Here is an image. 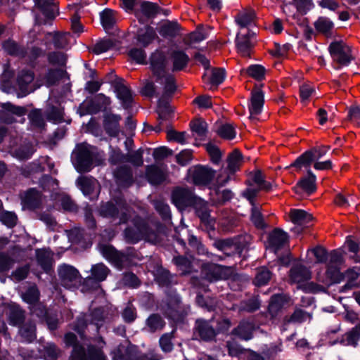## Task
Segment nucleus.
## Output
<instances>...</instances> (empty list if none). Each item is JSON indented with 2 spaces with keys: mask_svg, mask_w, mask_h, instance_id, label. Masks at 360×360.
Here are the masks:
<instances>
[{
  "mask_svg": "<svg viewBox=\"0 0 360 360\" xmlns=\"http://www.w3.org/2000/svg\"><path fill=\"white\" fill-rule=\"evenodd\" d=\"M271 277V272L265 267L258 269L254 283L257 286L266 285Z\"/></svg>",
  "mask_w": 360,
  "mask_h": 360,
  "instance_id": "09e8293b",
  "label": "nucleus"
},
{
  "mask_svg": "<svg viewBox=\"0 0 360 360\" xmlns=\"http://www.w3.org/2000/svg\"><path fill=\"white\" fill-rule=\"evenodd\" d=\"M195 328L198 335L204 340H210L215 336L214 330L207 321L198 320Z\"/></svg>",
  "mask_w": 360,
  "mask_h": 360,
  "instance_id": "f704fd0d",
  "label": "nucleus"
},
{
  "mask_svg": "<svg viewBox=\"0 0 360 360\" xmlns=\"http://www.w3.org/2000/svg\"><path fill=\"white\" fill-rule=\"evenodd\" d=\"M36 327L32 323L24 325L20 328V334L25 341L30 342L36 338Z\"/></svg>",
  "mask_w": 360,
  "mask_h": 360,
  "instance_id": "49530a36",
  "label": "nucleus"
},
{
  "mask_svg": "<svg viewBox=\"0 0 360 360\" xmlns=\"http://www.w3.org/2000/svg\"><path fill=\"white\" fill-rule=\"evenodd\" d=\"M291 304L288 295L285 294L274 295L271 297L268 311L271 317L274 318L283 308L290 306Z\"/></svg>",
  "mask_w": 360,
  "mask_h": 360,
  "instance_id": "6ab92c4d",
  "label": "nucleus"
},
{
  "mask_svg": "<svg viewBox=\"0 0 360 360\" xmlns=\"http://www.w3.org/2000/svg\"><path fill=\"white\" fill-rule=\"evenodd\" d=\"M0 221L8 227H13L16 224L17 217L11 212H4L0 214Z\"/></svg>",
  "mask_w": 360,
  "mask_h": 360,
  "instance_id": "69168bd1",
  "label": "nucleus"
},
{
  "mask_svg": "<svg viewBox=\"0 0 360 360\" xmlns=\"http://www.w3.org/2000/svg\"><path fill=\"white\" fill-rule=\"evenodd\" d=\"M288 241L287 233L280 229H275L269 236V248L276 252Z\"/></svg>",
  "mask_w": 360,
  "mask_h": 360,
  "instance_id": "c756f323",
  "label": "nucleus"
},
{
  "mask_svg": "<svg viewBox=\"0 0 360 360\" xmlns=\"http://www.w3.org/2000/svg\"><path fill=\"white\" fill-rule=\"evenodd\" d=\"M316 176L309 170L307 176L302 178L295 187L296 193L303 191L307 194H310L316 190Z\"/></svg>",
  "mask_w": 360,
  "mask_h": 360,
  "instance_id": "bb28decb",
  "label": "nucleus"
},
{
  "mask_svg": "<svg viewBox=\"0 0 360 360\" xmlns=\"http://www.w3.org/2000/svg\"><path fill=\"white\" fill-rule=\"evenodd\" d=\"M173 203L179 208L184 209L188 206H193L200 217L201 221L207 228L214 229V220L210 217L207 202L202 198L194 195L193 191L186 188H177L172 196Z\"/></svg>",
  "mask_w": 360,
  "mask_h": 360,
  "instance_id": "f03ea898",
  "label": "nucleus"
},
{
  "mask_svg": "<svg viewBox=\"0 0 360 360\" xmlns=\"http://www.w3.org/2000/svg\"><path fill=\"white\" fill-rule=\"evenodd\" d=\"M121 116L115 114L106 115L103 120V127L107 132L111 136H117L120 133V121Z\"/></svg>",
  "mask_w": 360,
  "mask_h": 360,
  "instance_id": "cd10ccee",
  "label": "nucleus"
},
{
  "mask_svg": "<svg viewBox=\"0 0 360 360\" xmlns=\"http://www.w3.org/2000/svg\"><path fill=\"white\" fill-rule=\"evenodd\" d=\"M249 181L255 184L257 188L249 187L248 188L255 189L257 191V193L262 190L268 191L272 187L271 184L265 181L264 174L259 170L250 174Z\"/></svg>",
  "mask_w": 360,
  "mask_h": 360,
  "instance_id": "2f4dec72",
  "label": "nucleus"
},
{
  "mask_svg": "<svg viewBox=\"0 0 360 360\" xmlns=\"http://www.w3.org/2000/svg\"><path fill=\"white\" fill-rule=\"evenodd\" d=\"M94 148L85 143L77 146L72 155V162L79 172H89L94 165Z\"/></svg>",
  "mask_w": 360,
  "mask_h": 360,
  "instance_id": "39448f33",
  "label": "nucleus"
},
{
  "mask_svg": "<svg viewBox=\"0 0 360 360\" xmlns=\"http://www.w3.org/2000/svg\"><path fill=\"white\" fill-rule=\"evenodd\" d=\"M214 176L215 172L207 166L196 165L188 171V181L198 186H207Z\"/></svg>",
  "mask_w": 360,
  "mask_h": 360,
  "instance_id": "0eeeda50",
  "label": "nucleus"
},
{
  "mask_svg": "<svg viewBox=\"0 0 360 360\" xmlns=\"http://www.w3.org/2000/svg\"><path fill=\"white\" fill-rule=\"evenodd\" d=\"M100 251L104 257L112 262L119 264L122 261L120 257V254L110 245L101 246Z\"/></svg>",
  "mask_w": 360,
  "mask_h": 360,
  "instance_id": "58836bf2",
  "label": "nucleus"
},
{
  "mask_svg": "<svg viewBox=\"0 0 360 360\" xmlns=\"http://www.w3.org/2000/svg\"><path fill=\"white\" fill-rule=\"evenodd\" d=\"M49 62L53 65H64L66 63V56L62 52H53L49 55Z\"/></svg>",
  "mask_w": 360,
  "mask_h": 360,
  "instance_id": "774afa93",
  "label": "nucleus"
},
{
  "mask_svg": "<svg viewBox=\"0 0 360 360\" xmlns=\"http://www.w3.org/2000/svg\"><path fill=\"white\" fill-rule=\"evenodd\" d=\"M147 326L153 332L161 330L165 326V322L159 315L153 314L147 319Z\"/></svg>",
  "mask_w": 360,
  "mask_h": 360,
  "instance_id": "4d7b16f0",
  "label": "nucleus"
},
{
  "mask_svg": "<svg viewBox=\"0 0 360 360\" xmlns=\"http://www.w3.org/2000/svg\"><path fill=\"white\" fill-rule=\"evenodd\" d=\"M23 318V311L18 306L13 305L10 308L9 319L11 324L15 326L21 323Z\"/></svg>",
  "mask_w": 360,
  "mask_h": 360,
  "instance_id": "6e6d98bb",
  "label": "nucleus"
},
{
  "mask_svg": "<svg viewBox=\"0 0 360 360\" xmlns=\"http://www.w3.org/2000/svg\"><path fill=\"white\" fill-rule=\"evenodd\" d=\"M129 57L139 64H144L146 62V53L143 49L131 48L128 51Z\"/></svg>",
  "mask_w": 360,
  "mask_h": 360,
  "instance_id": "3c124183",
  "label": "nucleus"
},
{
  "mask_svg": "<svg viewBox=\"0 0 360 360\" xmlns=\"http://www.w3.org/2000/svg\"><path fill=\"white\" fill-rule=\"evenodd\" d=\"M58 275L62 285L71 289L77 286L81 282L79 271L72 266L63 264L58 267Z\"/></svg>",
  "mask_w": 360,
  "mask_h": 360,
  "instance_id": "f8f14e48",
  "label": "nucleus"
},
{
  "mask_svg": "<svg viewBox=\"0 0 360 360\" xmlns=\"http://www.w3.org/2000/svg\"><path fill=\"white\" fill-rule=\"evenodd\" d=\"M3 48L8 54L13 56H24V51L12 40H8L3 44Z\"/></svg>",
  "mask_w": 360,
  "mask_h": 360,
  "instance_id": "13d9d810",
  "label": "nucleus"
},
{
  "mask_svg": "<svg viewBox=\"0 0 360 360\" xmlns=\"http://www.w3.org/2000/svg\"><path fill=\"white\" fill-rule=\"evenodd\" d=\"M158 38L155 30L150 26H144L140 28L136 37L137 42L143 47H147Z\"/></svg>",
  "mask_w": 360,
  "mask_h": 360,
  "instance_id": "4be33fe9",
  "label": "nucleus"
},
{
  "mask_svg": "<svg viewBox=\"0 0 360 360\" xmlns=\"http://www.w3.org/2000/svg\"><path fill=\"white\" fill-rule=\"evenodd\" d=\"M22 297L25 302L31 305L30 310L33 314H35L39 318H45L49 328L51 330L56 328L58 321L49 317L44 305L38 302L39 292L36 285H31L27 291L22 295Z\"/></svg>",
  "mask_w": 360,
  "mask_h": 360,
  "instance_id": "20e7f679",
  "label": "nucleus"
},
{
  "mask_svg": "<svg viewBox=\"0 0 360 360\" xmlns=\"http://www.w3.org/2000/svg\"><path fill=\"white\" fill-rule=\"evenodd\" d=\"M89 318L91 323L95 325L96 331L98 332L105 319L103 310L102 309H96L91 314H84L78 318L74 326V330L77 332L81 338H83L84 336V329L87 326V321L89 320Z\"/></svg>",
  "mask_w": 360,
  "mask_h": 360,
  "instance_id": "9d476101",
  "label": "nucleus"
},
{
  "mask_svg": "<svg viewBox=\"0 0 360 360\" xmlns=\"http://www.w3.org/2000/svg\"><path fill=\"white\" fill-rule=\"evenodd\" d=\"M246 72L250 77L258 80L262 79L265 75L264 68L259 65H250Z\"/></svg>",
  "mask_w": 360,
  "mask_h": 360,
  "instance_id": "e2e57ef3",
  "label": "nucleus"
},
{
  "mask_svg": "<svg viewBox=\"0 0 360 360\" xmlns=\"http://www.w3.org/2000/svg\"><path fill=\"white\" fill-rule=\"evenodd\" d=\"M264 103V93L259 89H253L251 93L250 102L249 104L250 117L255 119L259 115Z\"/></svg>",
  "mask_w": 360,
  "mask_h": 360,
  "instance_id": "aec40b11",
  "label": "nucleus"
},
{
  "mask_svg": "<svg viewBox=\"0 0 360 360\" xmlns=\"http://www.w3.org/2000/svg\"><path fill=\"white\" fill-rule=\"evenodd\" d=\"M159 32L165 37H175L179 32V25L174 22H166L161 25Z\"/></svg>",
  "mask_w": 360,
  "mask_h": 360,
  "instance_id": "a19ab883",
  "label": "nucleus"
},
{
  "mask_svg": "<svg viewBox=\"0 0 360 360\" xmlns=\"http://www.w3.org/2000/svg\"><path fill=\"white\" fill-rule=\"evenodd\" d=\"M114 87L117 97L121 101L123 107L128 108L132 102L130 89L122 82H116Z\"/></svg>",
  "mask_w": 360,
  "mask_h": 360,
  "instance_id": "7c9ffc66",
  "label": "nucleus"
},
{
  "mask_svg": "<svg viewBox=\"0 0 360 360\" xmlns=\"http://www.w3.org/2000/svg\"><path fill=\"white\" fill-rule=\"evenodd\" d=\"M126 162H130L135 166H141L143 163V151L139 149L127 155Z\"/></svg>",
  "mask_w": 360,
  "mask_h": 360,
  "instance_id": "0e129e2a",
  "label": "nucleus"
},
{
  "mask_svg": "<svg viewBox=\"0 0 360 360\" xmlns=\"http://www.w3.org/2000/svg\"><path fill=\"white\" fill-rule=\"evenodd\" d=\"M329 51L333 62L339 68L348 65L353 59L350 47L342 41L331 43Z\"/></svg>",
  "mask_w": 360,
  "mask_h": 360,
  "instance_id": "6e6552de",
  "label": "nucleus"
},
{
  "mask_svg": "<svg viewBox=\"0 0 360 360\" xmlns=\"http://www.w3.org/2000/svg\"><path fill=\"white\" fill-rule=\"evenodd\" d=\"M100 213L105 217H118L120 223H125L128 221L127 216L130 214V210L126 202L122 198H118L115 200V204L112 202L103 204Z\"/></svg>",
  "mask_w": 360,
  "mask_h": 360,
  "instance_id": "423d86ee",
  "label": "nucleus"
},
{
  "mask_svg": "<svg viewBox=\"0 0 360 360\" xmlns=\"http://www.w3.org/2000/svg\"><path fill=\"white\" fill-rule=\"evenodd\" d=\"M289 276L291 282L298 284L299 288H301L311 279V274L307 268L297 264L291 268Z\"/></svg>",
  "mask_w": 360,
  "mask_h": 360,
  "instance_id": "a211bd4d",
  "label": "nucleus"
},
{
  "mask_svg": "<svg viewBox=\"0 0 360 360\" xmlns=\"http://www.w3.org/2000/svg\"><path fill=\"white\" fill-rule=\"evenodd\" d=\"M328 150L329 147L326 146L313 148L297 158L292 164V166L298 169L303 167H309L312 162L316 161L325 155Z\"/></svg>",
  "mask_w": 360,
  "mask_h": 360,
  "instance_id": "9b49d317",
  "label": "nucleus"
},
{
  "mask_svg": "<svg viewBox=\"0 0 360 360\" xmlns=\"http://www.w3.org/2000/svg\"><path fill=\"white\" fill-rule=\"evenodd\" d=\"M255 12L251 8H245L239 11L235 16V22L243 30L244 28H248L255 22Z\"/></svg>",
  "mask_w": 360,
  "mask_h": 360,
  "instance_id": "393cba45",
  "label": "nucleus"
},
{
  "mask_svg": "<svg viewBox=\"0 0 360 360\" xmlns=\"http://www.w3.org/2000/svg\"><path fill=\"white\" fill-rule=\"evenodd\" d=\"M258 327L252 321H243L233 331V334L239 338L248 340L252 338V332Z\"/></svg>",
  "mask_w": 360,
  "mask_h": 360,
  "instance_id": "a878e982",
  "label": "nucleus"
},
{
  "mask_svg": "<svg viewBox=\"0 0 360 360\" xmlns=\"http://www.w3.org/2000/svg\"><path fill=\"white\" fill-rule=\"evenodd\" d=\"M252 37L253 33H250L249 30H239L237 34L236 39L237 51L243 57H248L250 55L252 47Z\"/></svg>",
  "mask_w": 360,
  "mask_h": 360,
  "instance_id": "dca6fc26",
  "label": "nucleus"
},
{
  "mask_svg": "<svg viewBox=\"0 0 360 360\" xmlns=\"http://www.w3.org/2000/svg\"><path fill=\"white\" fill-rule=\"evenodd\" d=\"M77 184L85 195L97 193L99 189L98 182L91 176H80L77 179Z\"/></svg>",
  "mask_w": 360,
  "mask_h": 360,
  "instance_id": "b1692460",
  "label": "nucleus"
},
{
  "mask_svg": "<svg viewBox=\"0 0 360 360\" xmlns=\"http://www.w3.org/2000/svg\"><path fill=\"white\" fill-rule=\"evenodd\" d=\"M359 332L356 330L355 326L352 330L347 333L343 338V342L346 345H352L355 347L357 345V342L359 339Z\"/></svg>",
  "mask_w": 360,
  "mask_h": 360,
  "instance_id": "052dcab7",
  "label": "nucleus"
},
{
  "mask_svg": "<svg viewBox=\"0 0 360 360\" xmlns=\"http://www.w3.org/2000/svg\"><path fill=\"white\" fill-rule=\"evenodd\" d=\"M217 131L221 137L226 139H233L236 134L233 125L228 123L220 125Z\"/></svg>",
  "mask_w": 360,
  "mask_h": 360,
  "instance_id": "603ef678",
  "label": "nucleus"
},
{
  "mask_svg": "<svg viewBox=\"0 0 360 360\" xmlns=\"http://www.w3.org/2000/svg\"><path fill=\"white\" fill-rule=\"evenodd\" d=\"M34 81V74L30 70H23L18 77V86L20 92L18 97H23L30 93L34 91L37 87L34 86L32 84Z\"/></svg>",
  "mask_w": 360,
  "mask_h": 360,
  "instance_id": "2eb2a0df",
  "label": "nucleus"
},
{
  "mask_svg": "<svg viewBox=\"0 0 360 360\" xmlns=\"http://www.w3.org/2000/svg\"><path fill=\"white\" fill-rule=\"evenodd\" d=\"M260 307V302L257 297H253L246 302L241 303L240 306V311H245L248 312H252L258 309Z\"/></svg>",
  "mask_w": 360,
  "mask_h": 360,
  "instance_id": "680f3d73",
  "label": "nucleus"
},
{
  "mask_svg": "<svg viewBox=\"0 0 360 360\" xmlns=\"http://www.w3.org/2000/svg\"><path fill=\"white\" fill-rule=\"evenodd\" d=\"M228 169L231 173H234L239 169L242 163V157L240 152L234 150L228 158Z\"/></svg>",
  "mask_w": 360,
  "mask_h": 360,
  "instance_id": "c03bdc74",
  "label": "nucleus"
},
{
  "mask_svg": "<svg viewBox=\"0 0 360 360\" xmlns=\"http://www.w3.org/2000/svg\"><path fill=\"white\" fill-rule=\"evenodd\" d=\"M62 72L57 69L49 70L46 75L44 76L39 86L44 84L47 86L54 85L61 76Z\"/></svg>",
  "mask_w": 360,
  "mask_h": 360,
  "instance_id": "a18cd8bd",
  "label": "nucleus"
},
{
  "mask_svg": "<svg viewBox=\"0 0 360 360\" xmlns=\"http://www.w3.org/2000/svg\"><path fill=\"white\" fill-rule=\"evenodd\" d=\"M327 277L333 283H340L346 281V284L343 286L342 291L351 289L357 285L356 280L359 277V273L355 269H349L344 274L340 273L339 269H333L330 267L326 271Z\"/></svg>",
  "mask_w": 360,
  "mask_h": 360,
  "instance_id": "1a4fd4ad",
  "label": "nucleus"
},
{
  "mask_svg": "<svg viewBox=\"0 0 360 360\" xmlns=\"http://www.w3.org/2000/svg\"><path fill=\"white\" fill-rule=\"evenodd\" d=\"M36 5L47 19L54 18L58 13L57 5L51 0H37Z\"/></svg>",
  "mask_w": 360,
  "mask_h": 360,
  "instance_id": "72a5a7b5",
  "label": "nucleus"
},
{
  "mask_svg": "<svg viewBox=\"0 0 360 360\" xmlns=\"http://www.w3.org/2000/svg\"><path fill=\"white\" fill-rule=\"evenodd\" d=\"M41 201V194L36 189L31 188L22 198V208L34 210L40 205Z\"/></svg>",
  "mask_w": 360,
  "mask_h": 360,
  "instance_id": "5701e85b",
  "label": "nucleus"
},
{
  "mask_svg": "<svg viewBox=\"0 0 360 360\" xmlns=\"http://www.w3.org/2000/svg\"><path fill=\"white\" fill-rule=\"evenodd\" d=\"M316 94L315 89L309 84H303L300 87V96L302 102H307L311 97Z\"/></svg>",
  "mask_w": 360,
  "mask_h": 360,
  "instance_id": "bf43d9fd",
  "label": "nucleus"
},
{
  "mask_svg": "<svg viewBox=\"0 0 360 360\" xmlns=\"http://www.w3.org/2000/svg\"><path fill=\"white\" fill-rule=\"evenodd\" d=\"M315 27L318 32L328 35L333 28V23L328 18L321 17L315 22Z\"/></svg>",
  "mask_w": 360,
  "mask_h": 360,
  "instance_id": "de8ad7c7",
  "label": "nucleus"
},
{
  "mask_svg": "<svg viewBox=\"0 0 360 360\" xmlns=\"http://www.w3.org/2000/svg\"><path fill=\"white\" fill-rule=\"evenodd\" d=\"M109 269L103 264H97L91 268L92 278L101 282L104 281L109 273Z\"/></svg>",
  "mask_w": 360,
  "mask_h": 360,
  "instance_id": "37998d69",
  "label": "nucleus"
},
{
  "mask_svg": "<svg viewBox=\"0 0 360 360\" xmlns=\"http://www.w3.org/2000/svg\"><path fill=\"white\" fill-rule=\"evenodd\" d=\"M202 273L207 280L214 281L226 279L231 274V269L224 266L211 264L204 266Z\"/></svg>",
  "mask_w": 360,
  "mask_h": 360,
  "instance_id": "f3484780",
  "label": "nucleus"
},
{
  "mask_svg": "<svg viewBox=\"0 0 360 360\" xmlns=\"http://www.w3.org/2000/svg\"><path fill=\"white\" fill-rule=\"evenodd\" d=\"M146 176L150 184L156 185L162 183L165 179L166 175L162 168L150 165L147 167Z\"/></svg>",
  "mask_w": 360,
  "mask_h": 360,
  "instance_id": "473e14b6",
  "label": "nucleus"
},
{
  "mask_svg": "<svg viewBox=\"0 0 360 360\" xmlns=\"http://www.w3.org/2000/svg\"><path fill=\"white\" fill-rule=\"evenodd\" d=\"M289 217L294 224L291 230L297 234L300 233L304 227L308 226L312 220L311 214L298 209L291 210Z\"/></svg>",
  "mask_w": 360,
  "mask_h": 360,
  "instance_id": "ddd939ff",
  "label": "nucleus"
},
{
  "mask_svg": "<svg viewBox=\"0 0 360 360\" xmlns=\"http://www.w3.org/2000/svg\"><path fill=\"white\" fill-rule=\"evenodd\" d=\"M114 175L118 184L124 186H128L132 183V173L129 167H122L117 169Z\"/></svg>",
  "mask_w": 360,
  "mask_h": 360,
  "instance_id": "e433bc0d",
  "label": "nucleus"
},
{
  "mask_svg": "<svg viewBox=\"0 0 360 360\" xmlns=\"http://www.w3.org/2000/svg\"><path fill=\"white\" fill-rule=\"evenodd\" d=\"M36 255L39 265L44 271L49 273L51 269L53 263L51 252L44 249L37 250Z\"/></svg>",
  "mask_w": 360,
  "mask_h": 360,
  "instance_id": "c9c22d12",
  "label": "nucleus"
},
{
  "mask_svg": "<svg viewBox=\"0 0 360 360\" xmlns=\"http://www.w3.org/2000/svg\"><path fill=\"white\" fill-rule=\"evenodd\" d=\"M328 259L329 260V264L327 271L330 267H332L333 269L335 268L338 269V265L340 264L342 261V254L338 250H333L328 255Z\"/></svg>",
  "mask_w": 360,
  "mask_h": 360,
  "instance_id": "338daca9",
  "label": "nucleus"
},
{
  "mask_svg": "<svg viewBox=\"0 0 360 360\" xmlns=\"http://www.w3.org/2000/svg\"><path fill=\"white\" fill-rule=\"evenodd\" d=\"M65 342L68 346L73 347V351L70 360H87L85 350L83 347L77 342V337L72 333L65 336Z\"/></svg>",
  "mask_w": 360,
  "mask_h": 360,
  "instance_id": "412c9836",
  "label": "nucleus"
},
{
  "mask_svg": "<svg viewBox=\"0 0 360 360\" xmlns=\"http://www.w3.org/2000/svg\"><path fill=\"white\" fill-rule=\"evenodd\" d=\"M115 46L113 41L110 39H105L97 42L93 47L92 51L96 54H101L111 49Z\"/></svg>",
  "mask_w": 360,
  "mask_h": 360,
  "instance_id": "5fc2aeb1",
  "label": "nucleus"
},
{
  "mask_svg": "<svg viewBox=\"0 0 360 360\" xmlns=\"http://www.w3.org/2000/svg\"><path fill=\"white\" fill-rule=\"evenodd\" d=\"M257 195V191L252 188H247L243 192V196L252 205L251 220L252 223L259 229L264 227V222L259 207L255 204V198Z\"/></svg>",
  "mask_w": 360,
  "mask_h": 360,
  "instance_id": "4468645a",
  "label": "nucleus"
},
{
  "mask_svg": "<svg viewBox=\"0 0 360 360\" xmlns=\"http://www.w3.org/2000/svg\"><path fill=\"white\" fill-rule=\"evenodd\" d=\"M158 6L149 1H141L138 8L135 9V15L140 21H143V18H151L158 13Z\"/></svg>",
  "mask_w": 360,
  "mask_h": 360,
  "instance_id": "c85d7f7f",
  "label": "nucleus"
},
{
  "mask_svg": "<svg viewBox=\"0 0 360 360\" xmlns=\"http://www.w3.org/2000/svg\"><path fill=\"white\" fill-rule=\"evenodd\" d=\"M211 30L210 27H200L196 30L190 34V39L193 42H199L207 38Z\"/></svg>",
  "mask_w": 360,
  "mask_h": 360,
  "instance_id": "864d4df0",
  "label": "nucleus"
},
{
  "mask_svg": "<svg viewBox=\"0 0 360 360\" xmlns=\"http://www.w3.org/2000/svg\"><path fill=\"white\" fill-rule=\"evenodd\" d=\"M125 240L129 243H136L141 240L156 244L160 240L159 226L158 224L150 226L140 217H135L124 230Z\"/></svg>",
  "mask_w": 360,
  "mask_h": 360,
  "instance_id": "7ed1b4c3",
  "label": "nucleus"
},
{
  "mask_svg": "<svg viewBox=\"0 0 360 360\" xmlns=\"http://www.w3.org/2000/svg\"><path fill=\"white\" fill-rule=\"evenodd\" d=\"M101 21L105 30L111 28L115 22L114 11L110 9H105L101 13Z\"/></svg>",
  "mask_w": 360,
  "mask_h": 360,
  "instance_id": "8fccbe9b",
  "label": "nucleus"
},
{
  "mask_svg": "<svg viewBox=\"0 0 360 360\" xmlns=\"http://www.w3.org/2000/svg\"><path fill=\"white\" fill-rule=\"evenodd\" d=\"M225 78V71L224 69H214L212 71L210 77L204 75L202 79L205 82H209L211 84L217 86L223 82Z\"/></svg>",
  "mask_w": 360,
  "mask_h": 360,
  "instance_id": "79ce46f5",
  "label": "nucleus"
},
{
  "mask_svg": "<svg viewBox=\"0 0 360 360\" xmlns=\"http://www.w3.org/2000/svg\"><path fill=\"white\" fill-rule=\"evenodd\" d=\"M188 61V56L184 50L178 48L169 51L167 60L159 50H156L150 56V67L157 77L156 81L163 86V92L158 100L157 110L161 119H167L172 112L168 101L176 90L174 77L167 71H181L186 67Z\"/></svg>",
  "mask_w": 360,
  "mask_h": 360,
  "instance_id": "f257e3e1",
  "label": "nucleus"
},
{
  "mask_svg": "<svg viewBox=\"0 0 360 360\" xmlns=\"http://www.w3.org/2000/svg\"><path fill=\"white\" fill-rule=\"evenodd\" d=\"M191 128L196 139L204 140L207 136V125L202 120H195L191 122Z\"/></svg>",
  "mask_w": 360,
  "mask_h": 360,
  "instance_id": "4c0bfd02",
  "label": "nucleus"
},
{
  "mask_svg": "<svg viewBox=\"0 0 360 360\" xmlns=\"http://www.w3.org/2000/svg\"><path fill=\"white\" fill-rule=\"evenodd\" d=\"M96 342V347L91 345L89 348L91 360H105V357L101 351L105 343L101 338H98Z\"/></svg>",
  "mask_w": 360,
  "mask_h": 360,
  "instance_id": "ea45409f",
  "label": "nucleus"
}]
</instances>
